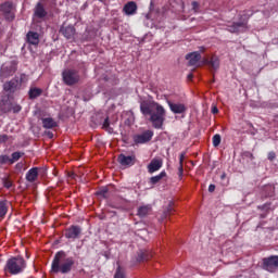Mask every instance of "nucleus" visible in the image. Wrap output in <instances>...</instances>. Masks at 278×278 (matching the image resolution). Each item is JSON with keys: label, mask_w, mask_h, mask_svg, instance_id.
Segmentation results:
<instances>
[{"label": "nucleus", "mask_w": 278, "mask_h": 278, "mask_svg": "<svg viewBox=\"0 0 278 278\" xmlns=\"http://www.w3.org/2000/svg\"><path fill=\"white\" fill-rule=\"evenodd\" d=\"M140 112L143 116H150V123L154 129H162L164 127V121H166V109L157 102L152 104L148 101L140 103Z\"/></svg>", "instance_id": "1"}, {"label": "nucleus", "mask_w": 278, "mask_h": 278, "mask_svg": "<svg viewBox=\"0 0 278 278\" xmlns=\"http://www.w3.org/2000/svg\"><path fill=\"white\" fill-rule=\"evenodd\" d=\"M73 266H75V258L67 257L64 251H59L54 254L50 273L52 275H68L73 270Z\"/></svg>", "instance_id": "2"}, {"label": "nucleus", "mask_w": 278, "mask_h": 278, "mask_svg": "<svg viewBox=\"0 0 278 278\" xmlns=\"http://www.w3.org/2000/svg\"><path fill=\"white\" fill-rule=\"evenodd\" d=\"M25 268H27V262L23 256L9 258L4 266L5 273H9L10 275H21V273L25 271Z\"/></svg>", "instance_id": "3"}, {"label": "nucleus", "mask_w": 278, "mask_h": 278, "mask_svg": "<svg viewBox=\"0 0 278 278\" xmlns=\"http://www.w3.org/2000/svg\"><path fill=\"white\" fill-rule=\"evenodd\" d=\"M27 81H29V77L26 74H21L20 77L15 76L3 84V91L14 94V92H16V90H21V86H23V84H27Z\"/></svg>", "instance_id": "4"}, {"label": "nucleus", "mask_w": 278, "mask_h": 278, "mask_svg": "<svg viewBox=\"0 0 278 278\" xmlns=\"http://www.w3.org/2000/svg\"><path fill=\"white\" fill-rule=\"evenodd\" d=\"M251 16H253V13L240 15V22H233L231 25H228V31H230V34H238L241 29H249V20Z\"/></svg>", "instance_id": "5"}, {"label": "nucleus", "mask_w": 278, "mask_h": 278, "mask_svg": "<svg viewBox=\"0 0 278 278\" xmlns=\"http://www.w3.org/2000/svg\"><path fill=\"white\" fill-rule=\"evenodd\" d=\"M63 81L66 86H75L79 81V72L75 70H65L62 73Z\"/></svg>", "instance_id": "6"}, {"label": "nucleus", "mask_w": 278, "mask_h": 278, "mask_svg": "<svg viewBox=\"0 0 278 278\" xmlns=\"http://www.w3.org/2000/svg\"><path fill=\"white\" fill-rule=\"evenodd\" d=\"M0 12H2L5 21L12 23L16 15L14 14V4L10 1H7L0 5Z\"/></svg>", "instance_id": "7"}, {"label": "nucleus", "mask_w": 278, "mask_h": 278, "mask_svg": "<svg viewBox=\"0 0 278 278\" xmlns=\"http://www.w3.org/2000/svg\"><path fill=\"white\" fill-rule=\"evenodd\" d=\"M18 70V63L16 61H11L9 65H2L0 68V75L4 79H8V77H12L14 73Z\"/></svg>", "instance_id": "8"}, {"label": "nucleus", "mask_w": 278, "mask_h": 278, "mask_svg": "<svg viewBox=\"0 0 278 278\" xmlns=\"http://www.w3.org/2000/svg\"><path fill=\"white\" fill-rule=\"evenodd\" d=\"M263 268L268 273H275L278 268V255H271L263 258Z\"/></svg>", "instance_id": "9"}, {"label": "nucleus", "mask_w": 278, "mask_h": 278, "mask_svg": "<svg viewBox=\"0 0 278 278\" xmlns=\"http://www.w3.org/2000/svg\"><path fill=\"white\" fill-rule=\"evenodd\" d=\"M152 139H153L152 130H146L142 134L135 135L132 137L135 144H147V142H151Z\"/></svg>", "instance_id": "10"}, {"label": "nucleus", "mask_w": 278, "mask_h": 278, "mask_svg": "<svg viewBox=\"0 0 278 278\" xmlns=\"http://www.w3.org/2000/svg\"><path fill=\"white\" fill-rule=\"evenodd\" d=\"M81 236V226L72 225L65 230V238L67 240H77Z\"/></svg>", "instance_id": "11"}, {"label": "nucleus", "mask_w": 278, "mask_h": 278, "mask_svg": "<svg viewBox=\"0 0 278 278\" xmlns=\"http://www.w3.org/2000/svg\"><path fill=\"white\" fill-rule=\"evenodd\" d=\"M186 60H188V66H201V52H190L186 55Z\"/></svg>", "instance_id": "12"}, {"label": "nucleus", "mask_w": 278, "mask_h": 278, "mask_svg": "<svg viewBox=\"0 0 278 278\" xmlns=\"http://www.w3.org/2000/svg\"><path fill=\"white\" fill-rule=\"evenodd\" d=\"M167 105L173 114H185L188 111V108L184 103L167 101Z\"/></svg>", "instance_id": "13"}, {"label": "nucleus", "mask_w": 278, "mask_h": 278, "mask_svg": "<svg viewBox=\"0 0 278 278\" xmlns=\"http://www.w3.org/2000/svg\"><path fill=\"white\" fill-rule=\"evenodd\" d=\"M117 162L121 164V166H127L128 168L134 166L136 164V156L135 155H125L119 154L117 157Z\"/></svg>", "instance_id": "14"}, {"label": "nucleus", "mask_w": 278, "mask_h": 278, "mask_svg": "<svg viewBox=\"0 0 278 278\" xmlns=\"http://www.w3.org/2000/svg\"><path fill=\"white\" fill-rule=\"evenodd\" d=\"M26 42H28V45H33L34 47H38V45H40V34L29 30L26 34Z\"/></svg>", "instance_id": "15"}, {"label": "nucleus", "mask_w": 278, "mask_h": 278, "mask_svg": "<svg viewBox=\"0 0 278 278\" xmlns=\"http://www.w3.org/2000/svg\"><path fill=\"white\" fill-rule=\"evenodd\" d=\"M123 12L127 16H134V14L138 12V4L134 1H129L124 5Z\"/></svg>", "instance_id": "16"}, {"label": "nucleus", "mask_w": 278, "mask_h": 278, "mask_svg": "<svg viewBox=\"0 0 278 278\" xmlns=\"http://www.w3.org/2000/svg\"><path fill=\"white\" fill-rule=\"evenodd\" d=\"M47 9H45V4L42 2H37L34 9V16L36 18H47Z\"/></svg>", "instance_id": "17"}, {"label": "nucleus", "mask_w": 278, "mask_h": 278, "mask_svg": "<svg viewBox=\"0 0 278 278\" xmlns=\"http://www.w3.org/2000/svg\"><path fill=\"white\" fill-rule=\"evenodd\" d=\"M60 33L66 38L71 40V38H75V27L74 26H62L60 28Z\"/></svg>", "instance_id": "18"}, {"label": "nucleus", "mask_w": 278, "mask_h": 278, "mask_svg": "<svg viewBox=\"0 0 278 278\" xmlns=\"http://www.w3.org/2000/svg\"><path fill=\"white\" fill-rule=\"evenodd\" d=\"M153 257V253L149 250H139L137 252V262H149Z\"/></svg>", "instance_id": "19"}, {"label": "nucleus", "mask_w": 278, "mask_h": 278, "mask_svg": "<svg viewBox=\"0 0 278 278\" xmlns=\"http://www.w3.org/2000/svg\"><path fill=\"white\" fill-rule=\"evenodd\" d=\"M40 168L38 167H31L27 173H26V181L29 184H34L38 179Z\"/></svg>", "instance_id": "20"}, {"label": "nucleus", "mask_w": 278, "mask_h": 278, "mask_svg": "<svg viewBox=\"0 0 278 278\" xmlns=\"http://www.w3.org/2000/svg\"><path fill=\"white\" fill-rule=\"evenodd\" d=\"M152 210L153 208L150 204L139 206L137 211V216H139V218H147V216L151 214Z\"/></svg>", "instance_id": "21"}, {"label": "nucleus", "mask_w": 278, "mask_h": 278, "mask_svg": "<svg viewBox=\"0 0 278 278\" xmlns=\"http://www.w3.org/2000/svg\"><path fill=\"white\" fill-rule=\"evenodd\" d=\"M43 129H55L58 127V122L52 117H45L41 119Z\"/></svg>", "instance_id": "22"}, {"label": "nucleus", "mask_w": 278, "mask_h": 278, "mask_svg": "<svg viewBox=\"0 0 278 278\" xmlns=\"http://www.w3.org/2000/svg\"><path fill=\"white\" fill-rule=\"evenodd\" d=\"M162 168V161L157 159H153L150 164L148 165V173H156V170H160Z\"/></svg>", "instance_id": "23"}, {"label": "nucleus", "mask_w": 278, "mask_h": 278, "mask_svg": "<svg viewBox=\"0 0 278 278\" xmlns=\"http://www.w3.org/2000/svg\"><path fill=\"white\" fill-rule=\"evenodd\" d=\"M208 66L212 68V71H218V68H220V60L218 56L212 55L210 58Z\"/></svg>", "instance_id": "24"}, {"label": "nucleus", "mask_w": 278, "mask_h": 278, "mask_svg": "<svg viewBox=\"0 0 278 278\" xmlns=\"http://www.w3.org/2000/svg\"><path fill=\"white\" fill-rule=\"evenodd\" d=\"M42 94V89L40 88H30L28 91V97L29 99H38V97H40Z\"/></svg>", "instance_id": "25"}, {"label": "nucleus", "mask_w": 278, "mask_h": 278, "mask_svg": "<svg viewBox=\"0 0 278 278\" xmlns=\"http://www.w3.org/2000/svg\"><path fill=\"white\" fill-rule=\"evenodd\" d=\"M164 177H166V172L165 170L161 172L156 176H152L150 178V184H152V186H155V184H160V181H162V179H164Z\"/></svg>", "instance_id": "26"}, {"label": "nucleus", "mask_w": 278, "mask_h": 278, "mask_svg": "<svg viewBox=\"0 0 278 278\" xmlns=\"http://www.w3.org/2000/svg\"><path fill=\"white\" fill-rule=\"evenodd\" d=\"M5 214H8V201L0 200V218H5Z\"/></svg>", "instance_id": "27"}, {"label": "nucleus", "mask_w": 278, "mask_h": 278, "mask_svg": "<svg viewBox=\"0 0 278 278\" xmlns=\"http://www.w3.org/2000/svg\"><path fill=\"white\" fill-rule=\"evenodd\" d=\"M0 110L4 112V114H8V112H12V103L10 102H0Z\"/></svg>", "instance_id": "28"}, {"label": "nucleus", "mask_w": 278, "mask_h": 278, "mask_svg": "<svg viewBox=\"0 0 278 278\" xmlns=\"http://www.w3.org/2000/svg\"><path fill=\"white\" fill-rule=\"evenodd\" d=\"M173 205H174V203H173V202H169L167 208L163 212V215H162V218H163V219H164V218H168V216H169L170 214H173V212H174V210H175V208H173Z\"/></svg>", "instance_id": "29"}, {"label": "nucleus", "mask_w": 278, "mask_h": 278, "mask_svg": "<svg viewBox=\"0 0 278 278\" xmlns=\"http://www.w3.org/2000/svg\"><path fill=\"white\" fill-rule=\"evenodd\" d=\"M114 278H126L125 269L121 265L117 266L116 271L114 274Z\"/></svg>", "instance_id": "30"}, {"label": "nucleus", "mask_w": 278, "mask_h": 278, "mask_svg": "<svg viewBox=\"0 0 278 278\" xmlns=\"http://www.w3.org/2000/svg\"><path fill=\"white\" fill-rule=\"evenodd\" d=\"M23 155H25V153H21V152H13L11 154V164H14V162H18L21 160V157H23Z\"/></svg>", "instance_id": "31"}, {"label": "nucleus", "mask_w": 278, "mask_h": 278, "mask_svg": "<svg viewBox=\"0 0 278 278\" xmlns=\"http://www.w3.org/2000/svg\"><path fill=\"white\" fill-rule=\"evenodd\" d=\"M108 192H110L108 187H102L99 191H97V194L98 197H102V199H108Z\"/></svg>", "instance_id": "32"}, {"label": "nucleus", "mask_w": 278, "mask_h": 278, "mask_svg": "<svg viewBox=\"0 0 278 278\" xmlns=\"http://www.w3.org/2000/svg\"><path fill=\"white\" fill-rule=\"evenodd\" d=\"M222 138L219 134L213 136V147H220Z\"/></svg>", "instance_id": "33"}, {"label": "nucleus", "mask_w": 278, "mask_h": 278, "mask_svg": "<svg viewBox=\"0 0 278 278\" xmlns=\"http://www.w3.org/2000/svg\"><path fill=\"white\" fill-rule=\"evenodd\" d=\"M102 129H106V131H112V128H110V117H105L103 124H102Z\"/></svg>", "instance_id": "34"}, {"label": "nucleus", "mask_w": 278, "mask_h": 278, "mask_svg": "<svg viewBox=\"0 0 278 278\" xmlns=\"http://www.w3.org/2000/svg\"><path fill=\"white\" fill-rule=\"evenodd\" d=\"M8 162H10V164H12V160L10 159V156H8V155L0 156V164H8Z\"/></svg>", "instance_id": "35"}, {"label": "nucleus", "mask_w": 278, "mask_h": 278, "mask_svg": "<svg viewBox=\"0 0 278 278\" xmlns=\"http://www.w3.org/2000/svg\"><path fill=\"white\" fill-rule=\"evenodd\" d=\"M21 110H23V108L20 104H14V105L11 104V111L14 114H18V112H21Z\"/></svg>", "instance_id": "36"}, {"label": "nucleus", "mask_w": 278, "mask_h": 278, "mask_svg": "<svg viewBox=\"0 0 278 278\" xmlns=\"http://www.w3.org/2000/svg\"><path fill=\"white\" fill-rule=\"evenodd\" d=\"M277 157V154L275 152H269L267 155V160H269V162H274V160Z\"/></svg>", "instance_id": "37"}, {"label": "nucleus", "mask_w": 278, "mask_h": 278, "mask_svg": "<svg viewBox=\"0 0 278 278\" xmlns=\"http://www.w3.org/2000/svg\"><path fill=\"white\" fill-rule=\"evenodd\" d=\"M178 177L179 179H184V165L178 166Z\"/></svg>", "instance_id": "38"}, {"label": "nucleus", "mask_w": 278, "mask_h": 278, "mask_svg": "<svg viewBox=\"0 0 278 278\" xmlns=\"http://www.w3.org/2000/svg\"><path fill=\"white\" fill-rule=\"evenodd\" d=\"M184 160H186V152H182L179 155V165L180 166H184Z\"/></svg>", "instance_id": "39"}, {"label": "nucleus", "mask_w": 278, "mask_h": 278, "mask_svg": "<svg viewBox=\"0 0 278 278\" xmlns=\"http://www.w3.org/2000/svg\"><path fill=\"white\" fill-rule=\"evenodd\" d=\"M191 5H192L193 12H199V2L193 1V2H191Z\"/></svg>", "instance_id": "40"}, {"label": "nucleus", "mask_w": 278, "mask_h": 278, "mask_svg": "<svg viewBox=\"0 0 278 278\" xmlns=\"http://www.w3.org/2000/svg\"><path fill=\"white\" fill-rule=\"evenodd\" d=\"M8 135H0V144H3L4 142H8Z\"/></svg>", "instance_id": "41"}, {"label": "nucleus", "mask_w": 278, "mask_h": 278, "mask_svg": "<svg viewBox=\"0 0 278 278\" xmlns=\"http://www.w3.org/2000/svg\"><path fill=\"white\" fill-rule=\"evenodd\" d=\"M244 157H249L250 160H255V156H253V153L247 151L243 153Z\"/></svg>", "instance_id": "42"}, {"label": "nucleus", "mask_w": 278, "mask_h": 278, "mask_svg": "<svg viewBox=\"0 0 278 278\" xmlns=\"http://www.w3.org/2000/svg\"><path fill=\"white\" fill-rule=\"evenodd\" d=\"M202 64H205L206 66H210V58H204V59H202V61H201V63H200V66H201Z\"/></svg>", "instance_id": "43"}, {"label": "nucleus", "mask_w": 278, "mask_h": 278, "mask_svg": "<svg viewBox=\"0 0 278 278\" xmlns=\"http://www.w3.org/2000/svg\"><path fill=\"white\" fill-rule=\"evenodd\" d=\"M3 186H4V188L10 189V188L12 187V181H11V180L5 179V180H4V182H3Z\"/></svg>", "instance_id": "44"}, {"label": "nucleus", "mask_w": 278, "mask_h": 278, "mask_svg": "<svg viewBox=\"0 0 278 278\" xmlns=\"http://www.w3.org/2000/svg\"><path fill=\"white\" fill-rule=\"evenodd\" d=\"M214 190H216V185H210L208 192H214Z\"/></svg>", "instance_id": "45"}, {"label": "nucleus", "mask_w": 278, "mask_h": 278, "mask_svg": "<svg viewBox=\"0 0 278 278\" xmlns=\"http://www.w3.org/2000/svg\"><path fill=\"white\" fill-rule=\"evenodd\" d=\"M187 79H188V81H192V79H194V74L190 73V74L187 76Z\"/></svg>", "instance_id": "46"}, {"label": "nucleus", "mask_w": 278, "mask_h": 278, "mask_svg": "<svg viewBox=\"0 0 278 278\" xmlns=\"http://www.w3.org/2000/svg\"><path fill=\"white\" fill-rule=\"evenodd\" d=\"M212 114H218V108L213 106L212 108Z\"/></svg>", "instance_id": "47"}, {"label": "nucleus", "mask_w": 278, "mask_h": 278, "mask_svg": "<svg viewBox=\"0 0 278 278\" xmlns=\"http://www.w3.org/2000/svg\"><path fill=\"white\" fill-rule=\"evenodd\" d=\"M46 136H48V138H53V132L52 131H46Z\"/></svg>", "instance_id": "48"}, {"label": "nucleus", "mask_w": 278, "mask_h": 278, "mask_svg": "<svg viewBox=\"0 0 278 278\" xmlns=\"http://www.w3.org/2000/svg\"><path fill=\"white\" fill-rule=\"evenodd\" d=\"M111 207H113L114 210H121V206H118L116 204H111Z\"/></svg>", "instance_id": "49"}, {"label": "nucleus", "mask_w": 278, "mask_h": 278, "mask_svg": "<svg viewBox=\"0 0 278 278\" xmlns=\"http://www.w3.org/2000/svg\"><path fill=\"white\" fill-rule=\"evenodd\" d=\"M225 177H227V174H226V173H224V174L222 175V179H225Z\"/></svg>", "instance_id": "50"}, {"label": "nucleus", "mask_w": 278, "mask_h": 278, "mask_svg": "<svg viewBox=\"0 0 278 278\" xmlns=\"http://www.w3.org/2000/svg\"><path fill=\"white\" fill-rule=\"evenodd\" d=\"M99 1L103 2V0H99Z\"/></svg>", "instance_id": "51"}]
</instances>
